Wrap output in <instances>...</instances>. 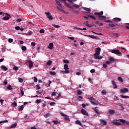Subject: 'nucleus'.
I'll return each instance as SVG.
<instances>
[{"mask_svg":"<svg viewBox=\"0 0 129 129\" xmlns=\"http://www.w3.org/2000/svg\"><path fill=\"white\" fill-rule=\"evenodd\" d=\"M101 51V48L100 47L96 48V50H95V53L94 54L95 59H98V60H100V59H102V56H99L98 55L100 54V51Z\"/></svg>","mask_w":129,"mask_h":129,"instance_id":"obj_1","label":"nucleus"},{"mask_svg":"<svg viewBox=\"0 0 129 129\" xmlns=\"http://www.w3.org/2000/svg\"><path fill=\"white\" fill-rule=\"evenodd\" d=\"M94 15L95 16H98L99 20H105L106 19V17L102 16V15H103V11L96 12L94 13Z\"/></svg>","mask_w":129,"mask_h":129,"instance_id":"obj_2","label":"nucleus"},{"mask_svg":"<svg viewBox=\"0 0 129 129\" xmlns=\"http://www.w3.org/2000/svg\"><path fill=\"white\" fill-rule=\"evenodd\" d=\"M111 52L113 54H115L116 55H122L121 52L117 49H112Z\"/></svg>","mask_w":129,"mask_h":129,"instance_id":"obj_3","label":"nucleus"},{"mask_svg":"<svg viewBox=\"0 0 129 129\" xmlns=\"http://www.w3.org/2000/svg\"><path fill=\"white\" fill-rule=\"evenodd\" d=\"M60 114H61L62 116H66L64 117V120H69V121H70V120L69 119V116L64 114V113L62 112L60 113Z\"/></svg>","mask_w":129,"mask_h":129,"instance_id":"obj_4","label":"nucleus"},{"mask_svg":"<svg viewBox=\"0 0 129 129\" xmlns=\"http://www.w3.org/2000/svg\"><path fill=\"white\" fill-rule=\"evenodd\" d=\"M63 69H64V72L66 74H68V73H69V68H68V64H65L64 65Z\"/></svg>","mask_w":129,"mask_h":129,"instance_id":"obj_5","label":"nucleus"},{"mask_svg":"<svg viewBox=\"0 0 129 129\" xmlns=\"http://www.w3.org/2000/svg\"><path fill=\"white\" fill-rule=\"evenodd\" d=\"M89 100H90L91 104H92L93 105H98L97 103L93 102V100H94V98H93V97L89 98Z\"/></svg>","mask_w":129,"mask_h":129,"instance_id":"obj_6","label":"nucleus"},{"mask_svg":"<svg viewBox=\"0 0 129 129\" xmlns=\"http://www.w3.org/2000/svg\"><path fill=\"white\" fill-rule=\"evenodd\" d=\"M45 14L48 19L49 20H53V17H52V15H51V13L49 12H45Z\"/></svg>","mask_w":129,"mask_h":129,"instance_id":"obj_7","label":"nucleus"},{"mask_svg":"<svg viewBox=\"0 0 129 129\" xmlns=\"http://www.w3.org/2000/svg\"><path fill=\"white\" fill-rule=\"evenodd\" d=\"M81 112L82 114H83L84 115H87L88 116V112H87V111L84 109H82L81 110Z\"/></svg>","mask_w":129,"mask_h":129,"instance_id":"obj_8","label":"nucleus"},{"mask_svg":"<svg viewBox=\"0 0 129 129\" xmlns=\"http://www.w3.org/2000/svg\"><path fill=\"white\" fill-rule=\"evenodd\" d=\"M120 93H126V92H128V89L125 88L123 89L120 90Z\"/></svg>","mask_w":129,"mask_h":129,"instance_id":"obj_9","label":"nucleus"},{"mask_svg":"<svg viewBox=\"0 0 129 129\" xmlns=\"http://www.w3.org/2000/svg\"><path fill=\"white\" fill-rule=\"evenodd\" d=\"M122 123H126V125H128L129 126V122L127 121H126L125 120L123 119H119V120Z\"/></svg>","mask_w":129,"mask_h":129,"instance_id":"obj_10","label":"nucleus"},{"mask_svg":"<svg viewBox=\"0 0 129 129\" xmlns=\"http://www.w3.org/2000/svg\"><path fill=\"white\" fill-rule=\"evenodd\" d=\"M112 124L113 125H122V124L120 122H116L115 121H113L112 122Z\"/></svg>","mask_w":129,"mask_h":129,"instance_id":"obj_11","label":"nucleus"},{"mask_svg":"<svg viewBox=\"0 0 129 129\" xmlns=\"http://www.w3.org/2000/svg\"><path fill=\"white\" fill-rule=\"evenodd\" d=\"M113 22H116V23H118V22L121 21V19L116 17L113 19Z\"/></svg>","mask_w":129,"mask_h":129,"instance_id":"obj_12","label":"nucleus"},{"mask_svg":"<svg viewBox=\"0 0 129 129\" xmlns=\"http://www.w3.org/2000/svg\"><path fill=\"white\" fill-rule=\"evenodd\" d=\"M100 121L103 125H106L107 124V122L103 119H101Z\"/></svg>","mask_w":129,"mask_h":129,"instance_id":"obj_13","label":"nucleus"},{"mask_svg":"<svg viewBox=\"0 0 129 129\" xmlns=\"http://www.w3.org/2000/svg\"><path fill=\"white\" fill-rule=\"evenodd\" d=\"M108 25L111 27V28H113V27H115L116 26H120L117 24H112V23H109Z\"/></svg>","mask_w":129,"mask_h":129,"instance_id":"obj_14","label":"nucleus"},{"mask_svg":"<svg viewBox=\"0 0 129 129\" xmlns=\"http://www.w3.org/2000/svg\"><path fill=\"white\" fill-rule=\"evenodd\" d=\"M64 4L65 5L66 7H67V8H69V9H72V10H74V8H73L72 6H70L69 4H68L66 2H64Z\"/></svg>","mask_w":129,"mask_h":129,"instance_id":"obj_15","label":"nucleus"},{"mask_svg":"<svg viewBox=\"0 0 129 129\" xmlns=\"http://www.w3.org/2000/svg\"><path fill=\"white\" fill-rule=\"evenodd\" d=\"M54 46V44L53 43L51 42L49 43V46H48V49H50V50H52L53 49V47Z\"/></svg>","mask_w":129,"mask_h":129,"instance_id":"obj_16","label":"nucleus"},{"mask_svg":"<svg viewBox=\"0 0 129 129\" xmlns=\"http://www.w3.org/2000/svg\"><path fill=\"white\" fill-rule=\"evenodd\" d=\"M28 62H29V68H32L33 66V61L31 60H29Z\"/></svg>","mask_w":129,"mask_h":129,"instance_id":"obj_17","label":"nucleus"},{"mask_svg":"<svg viewBox=\"0 0 129 129\" xmlns=\"http://www.w3.org/2000/svg\"><path fill=\"white\" fill-rule=\"evenodd\" d=\"M112 86H114L113 88L114 89L117 88V85H116V84H115V82H114V81H112Z\"/></svg>","mask_w":129,"mask_h":129,"instance_id":"obj_18","label":"nucleus"},{"mask_svg":"<svg viewBox=\"0 0 129 129\" xmlns=\"http://www.w3.org/2000/svg\"><path fill=\"white\" fill-rule=\"evenodd\" d=\"M82 9H83V10H84V11H86L87 12H89V13H90V12H91V10H90V9H89L88 8L82 7Z\"/></svg>","mask_w":129,"mask_h":129,"instance_id":"obj_19","label":"nucleus"},{"mask_svg":"<svg viewBox=\"0 0 129 129\" xmlns=\"http://www.w3.org/2000/svg\"><path fill=\"white\" fill-rule=\"evenodd\" d=\"M87 37H89V38H91L92 39H97V37L94 35H87Z\"/></svg>","mask_w":129,"mask_h":129,"instance_id":"obj_20","label":"nucleus"},{"mask_svg":"<svg viewBox=\"0 0 129 129\" xmlns=\"http://www.w3.org/2000/svg\"><path fill=\"white\" fill-rule=\"evenodd\" d=\"M10 19H11V17H10V16L9 17L8 16H6L3 18V20H4V21H7V20H10Z\"/></svg>","mask_w":129,"mask_h":129,"instance_id":"obj_21","label":"nucleus"},{"mask_svg":"<svg viewBox=\"0 0 129 129\" xmlns=\"http://www.w3.org/2000/svg\"><path fill=\"white\" fill-rule=\"evenodd\" d=\"M97 108V107H96L94 109V111L97 113V114H100V112H99V111H98V109H96Z\"/></svg>","mask_w":129,"mask_h":129,"instance_id":"obj_22","label":"nucleus"},{"mask_svg":"<svg viewBox=\"0 0 129 129\" xmlns=\"http://www.w3.org/2000/svg\"><path fill=\"white\" fill-rule=\"evenodd\" d=\"M44 117H45V118H47L48 117H49V116H51V114H50V113L48 112L46 114L44 115Z\"/></svg>","mask_w":129,"mask_h":129,"instance_id":"obj_23","label":"nucleus"},{"mask_svg":"<svg viewBox=\"0 0 129 129\" xmlns=\"http://www.w3.org/2000/svg\"><path fill=\"white\" fill-rule=\"evenodd\" d=\"M24 107H25V106H24V105H21L20 107L18 108L19 111H22V110L24 109Z\"/></svg>","mask_w":129,"mask_h":129,"instance_id":"obj_24","label":"nucleus"},{"mask_svg":"<svg viewBox=\"0 0 129 129\" xmlns=\"http://www.w3.org/2000/svg\"><path fill=\"white\" fill-rule=\"evenodd\" d=\"M56 4L57 5V6H59V8H62V5H61V3L58 1L57 0H56Z\"/></svg>","mask_w":129,"mask_h":129,"instance_id":"obj_25","label":"nucleus"},{"mask_svg":"<svg viewBox=\"0 0 129 129\" xmlns=\"http://www.w3.org/2000/svg\"><path fill=\"white\" fill-rule=\"evenodd\" d=\"M1 68L2 70H4V71H7V70H8V68L5 66H2Z\"/></svg>","mask_w":129,"mask_h":129,"instance_id":"obj_26","label":"nucleus"},{"mask_svg":"<svg viewBox=\"0 0 129 129\" xmlns=\"http://www.w3.org/2000/svg\"><path fill=\"white\" fill-rule=\"evenodd\" d=\"M72 12H73V14H76V15H79L80 14V12L78 11H74V10H72Z\"/></svg>","mask_w":129,"mask_h":129,"instance_id":"obj_27","label":"nucleus"},{"mask_svg":"<svg viewBox=\"0 0 129 129\" xmlns=\"http://www.w3.org/2000/svg\"><path fill=\"white\" fill-rule=\"evenodd\" d=\"M46 65L47 66H51L52 65V61L49 60L47 62Z\"/></svg>","mask_w":129,"mask_h":129,"instance_id":"obj_28","label":"nucleus"},{"mask_svg":"<svg viewBox=\"0 0 129 129\" xmlns=\"http://www.w3.org/2000/svg\"><path fill=\"white\" fill-rule=\"evenodd\" d=\"M76 124H78L79 125H81L82 124V123H81V121H80V120H77L76 121Z\"/></svg>","mask_w":129,"mask_h":129,"instance_id":"obj_29","label":"nucleus"},{"mask_svg":"<svg viewBox=\"0 0 129 129\" xmlns=\"http://www.w3.org/2000/svg\"><path fill=\"white\" fill-rule=\"evenodd\" d=\"M77 93L78 95H81L82 94V91L80 90H77Z\"/></svg>","mask_w":129,"mask_h":129,"instance_id":"obj_30","label":"nucleus"},{"mask_svg":"<svg viewBox=\"0 0 129 129\" xmlns=\"http://www.w3.org/2000/svg\"><path fill=\"white\" fill-rule=\"evenodd\" d=\"M49 74L50 75H51V76H55L56 75V72L50 71L49 72Z\"/></svg>","mask_w":129,"mask_h":129,"instance_id":"obj_31","label":"nucleus"},{"mask_svg":"<svg viewBox=\"0 0 129 129\" xmlns=\"http://www.w3.org/2000/svg\"><path fill=\"white\" fill-rule=\"evenodd\" d=\"M17 126V123L13 124L12 125H11L10 128H14Z\"/></svg>","mask_w":129,"mask_h":129,"instance_id":"obj_32","label":"nucleus"},{"mask_svg":"<svg viewBox=\"0 0 129 129\" xmlns=\"http://www.w3.org/2000/svg\"><path fill=\"white\" fill-rule=\"evenodd\" d=\"M7 89H8V90H13V87H12L11 85H9L7 87Z\"/></svg>","mask_w":129,"mask_h":129,"instance_id":"obj_33","label":"nucleus"},{"mask_svg":"<svg viewBox=\"0 0 129 129\" xmlns=\"http://www.w3.org/2000/svg\"><path fill=\"white\" fill-rule=\"evenodd\" d=\"M108 113L109 114H113V113H114V110L111 109L109 110Z\"/></svg>","mask_w":129,"mask_h":129,"instance_id":"obj_34","label":"nucleus"},{"mask_svg":"<svg viewBox=\"0 0 129 129\" xmlns=\"http://www.w3.org/2000/svg\"><path fill=\"white\" fill-rule=\"evenodd\" d=\"M120 107V110H122L123 109H124V107H123V105L122 104L119 105Z\"/></svg>","mask_w":129,"mask_h":129,"instance_id":"obj_35","label":"nucleus"},{"mask_svg":"<svg viewBox=\"0 0 129 129\" xmlns=\"http://www.w3.org/2000/svg\"><path fill=\"white\" fill-rule=\"evenodd\" d=\"M117 79H118V81H120V82H123V80L122 79V78H121L120 77H118Z\"/></svg>","mask_w":129,"mask_h":129,"instance_id":"obj_36","label":"nucleus"},{"mask_svg":"<svg viewBox=\"0 0 129 129\" xmlns=\"http://www.w3.org/2000/svg\"><path fill=\"white\" fill-rule=\"evenodd\" d=\"M109 61H110V62H115V59H114V58H113V57H111V58H110L109 59Z\"/></svg>","mask_w":129,"mask_h":129,"instance_id":"obj_37","label":"nucleus"},{"mask_svg":"<svg viewBox=\"0 0 129 129\" xmlns=\"http://www.w3.org/2000/svg\"><path fill=\"white\" fill-rule=\"evenodd\" d=\"M73 8H76V9H79L80 6L79 5H73Z\"/></svg>","mask_w":129,"mask_h":129,"instance_id":"obj_38","label":"nucleus"},{"mask_svg":"<svg viewBox=\"0 0 129 129\" xmlns=\"http://www.w3.org/2000/svg\"><path fill=\"white\" fill-rule=\"evenodd\" d=\"M74 30H81L82 31H83V28H78V27H74Z\"/></svg>","mask_w":129,"mask_h":129,"instance_id":"obj_39","label":"nucleus"},{"mask_svg":"<svg viewBox=\"0 0 129 129\" xmlns=\"http://www.w3.org/2000/svg\"><path fill=\"white\" fill-rule=\"evenodd\" d=\"M36 102L37 104H39V103H41V102H42V101H41V99H37L36 100Z\"/></svg>","mask_w":129,"mask_h":129,"instance_id":"obj_40","label":"nucleus"},{"mask_svg":"<svg viewBox=\"0 0 129 129\" xmlns=\"http://www.w3.org/2000/svg\"><path fill=\"white\" fill-rule=\"evenodd\" d=\"M22 50L23 51H26V50H27V47H26L25 46H23L22 47Z\"/></svg>","mask_w":129,"mask_h":129,"instance_id":"obj_41","label":"nucleus"},{"mask_svg":"<svg viewBox=\"0 0 129 129\" xmlns=\"http://www.w3.org/2000/svg\"><path fill=\"white\" fill-rule=\"evenodd\" d=\"M121 98H129L128 96L121 95Z\"/></svg>","mask_w":129,"mask_h":129,"instance_id":"obj_42","label":"nucleus"},{"mask_svg":"<svg viewBox=\"0 0 129 129\" xmlns=\"http://www.w3.org/2000/svg\"><path fill=\"white\" fill-rule=\"evenodd\" d=\"M112 35H113V36H115V37H116L117 38L118 37V33H112Z\"/></svg>","mask_w":129,"mask_h":129,"instance_id":"obj_43","label":"nucleus"},{"mask_svg":"<svg viewBox=\"0 0 129 129\" xmlns=\"http://www.w3.org/2000/svg\"><path fill=\"white\" fill-rule=\"evenodd\" d=\"M18 80H19V82H20L21 83H22V82H24V79H22L21 78H19L18 79Z\"/></svg>","mask_w":129,"mask_h":129,"instance_id":"obj_44","label":"nucleus"},{"mask_svg":"<svg viewBox=\"0 0 129 129\" xmlns=\"http://www.w3.org/2000/svg\"><path fill=\"white\" fill-rule=\"evenodd\" d=\"M101 93L102 94H103V95H105V94H106V91L103 90V91H102Z\"/></svg>","mask_w":129,"mask_h":129,"instance_id":"obj_45","label":"nucleus"},{"mask_svg":"<svg viewBox=\"0 0 129 129\" xmlns=\"http://www.w3.org/2000/svg\"><path fill=\"white\" fill-rule=\"evenodd\" d=\"M63 63H65L66 64H69V60H63Z\"/></svg>","mask_w":129,"mask_h":129,"instance_id":"obj_46","label":"nucleus"},{"mask_svg":"<svg viewBox=\"0 0 129 129\" xmlns=\"http://www.w3.org/2000/svg\"><path fill=\"white\" fill-rule=\"evenodd\" d=\"M34 82H38V79L36 77H34Z\"/></svg>","mask_w":129,"mask_h":129,"instance_id":"obj_47","label":"nucleus"},{"mask_svg":"<svg viewBox=\"0 0 129 129\" xmlns=\"http://www.w3.org/2000/svg\"><path fill=\"white\" fill-rule=\"evenodd\" d=\"M13 70H15V71L19 70V68L17 66H15L13 68Z\"/></svg>","mask_w":129,"mask_h":129,"instance_id":"obj_48","label":"nucleus"},{"mask_svg":"<svg viewBox=\"0 0 129 129\" xmlns=\"http://www.w3.org/2000/svg\"><path fill=\"white\" fill-rule=\"evenodd\" d=\"M42 93H43V92L42 91V90H39V91H36V93H38V94H41Z\"/></svg>","mask_w":129,"mask_h":129,"instance_id":"obj_49","label":"nucleus"},{"mask_svg":"<svg viewBox=\"0 0 129 129\" xmlns=\"http://www.w3.org/2000/svg\"><path fill=\"white\" fill-rule=\"evenodd\" d=\"M55 104H56V103H55L54 102H52L50 103V105H51V106L55 105Z\"/></svg>","mask_w":129,"mask_h":129,"instance_id":"obj_50","label":"nucleus"},{"mask_svg":"<svg viewBox=\"0 0 129 129\" xmlns=\"http://www.w3.org/2000/svg\"><path fill=\"white\" fill-rule=\"evenodd\" d=\"M53 26L54 28H60V26L57 25H56V24H54Z\"/></svg>","mask_w":129,"mask_h":129,"instance_id":"obj_51","label":"nucleus"},{"mask_svg":"<svg viewBox=\"0 0 129 129\" xmlns=\"http://www.w3.org/2000/svg\"><path fill=\"white\" fill-rule=\"evenodd\" d=\"M51 96H56V93L55 92H52L51 93Z\"/></svg>","mask_w":129,"mask_h":129,"instance_id":"obj_52","label":"nucleus"},{"mask_svg":"<svg viewBox=\"0 0 129 129\" xmlns=\"http://www.w3.org/2000/svg\"><path fill=\"white\" fill-rule=\"evenodd\" d=\"M20 29H21V27H20V26H16L15 27V30H20Z\"/></svg>","mask_w":129,"mask_h":129,"instance_id":"obj_53","label":"nucleus"},{"mask_svg":"<svg viewBox=\"0 0 129 129\" xmlns=\"http://www.w3.org/2000/svg\"><path fill=\"white\" fill-rule=\"evenodd\" d=\"M40 33H41V34H43V33H45V30L44 29H41L40 30Z\"/></svg>","mask_w":129,"mask_h":129,"instance_id":"obj_54","label":"nucleus"},{"mask_svg":"<svg viewBox=\"0 0 129 129\" xmlns=\"http://www.w3.org/2000/svg\"><path fill=\"white\" fill-rule=\"evenodd\" d=\"M13 39L12 38H9L8 40V42H9V43H13Z\"/></svg>","mask_w":129,"mask_h":129,"instance_id":"obj_55","label":"nucleus"},{"mask_svg":"<svg viewBox=\"0 0 129 129\" xmlns=\"http://www.w3.org/2000/svg\"><path fill=\"white\" fill-rule=\"evenodd\" d=\"M87 27H88V28H91V27H93V25L87 24Z\"/></svg>","mask_w":129,"mask_h":129,"instance_id":"obj_56","label":"nucleus"},{"mask_svg":"<svg viewBox=\"0 0 129 129\" xmlns=\"http://www.w3.org/2000/svg\"><path fill=\"white\" fill-rule=\"evenodd\" d=\"M12 105H14V106H17V102L16 101H14V102L12 103Z\"/></svg>","mask_w":129,"mask_h":129,"instance_id":"obj_57","label":"nucleus"},{"mask_svg":"<svg viewBox=\"0 0 129 129\" xmlns=\"http://www.w3.org/2000/svg\"><path fill=\"white\" fill-rule=\"evenodd\" d=\"M53 122L54 124H57L58 123V121L57 120H53Z\"/></svg>","mask_w":129,"mask_h":129,"instance_id":"obj_58","label":"nucleus"},{"mask_svg":"<svg viewBox=\"0 0 129 129\" xmlns=\"http://www.w3.org/2000/svg\"><path fill=\"white\" fill-rule=\"evenodd\" d=\"M16 22H17L18 23H19L20 22H22V19L20 18L16 20Z\"/></svg>","mask_w":129,"mask_h":129,"instance_id":"obj_59","label":"nucleus"},{"mask_svg":"<svg viewBox=\"0 0 129 129\" xmlns=\"http://www.w3.org/2000/svg\"><path fill=\"white\" fill-rule=\"evenodd\" d=\"M31 46H33V47H35V46H36V43L31 42Z\"/></svg>","mask_w":129,"mask_h":129,"instance_id":"obj_60","label":"nucleus"},{"mask_svg":"<svg viewBox=\"0 0 129 129\" xmlns=\"http://www.w3.org/2000/svg\"><path fill=\"white\" fill-rule=\"evenodd\" d=\"M36 87L37 88L38 90H39L41 88V87L39 85H36Z\"/></svg>","mask_w":129,"mask_h":129,"instance_id":"obj_61","label":"nucleus"},{"mask_svg":"<svg viewBox=\"0 0 129 129\" xmlns=\"http://www.w3.org/2000/svg\"><path fill=\"white\" fill-rule=\"evenodd\" d=\"M90 72H91V73H94V72H95V70H94V69H92V70L90 71Z\"/></svg>","mask_w":129,"mask_h":129,"instance_id":"obj_62","label":"nucleus"},{"mask_svg":"<svg viewBox=\"0 0 129 129\" xmlns=\"http://www.w3.org/2000/svg\"><path fill=\"white\" fill-rule=\"evenodd\" d=\"M68 39H70V40H74V37H69Z\"/></svg>","mask_w":129,"mask_h":129,"instance_id":"obj_63","label":"nucleus"},{"mask_svg":"<svg viewBox=\"0 0 129 129\" xmlns=\"http://www.w3.org/2000/svg\"><path fill=\"white\" fill-rule=\"evenodd\" d=\"M88 23H89L88 21H87L86 22H84L85 26H87V25L89 24Z\"/></svg>","mask_w":129,"mask_h":129,"instance_id":"obj_64","label":"nucleus"}]
</instances>
